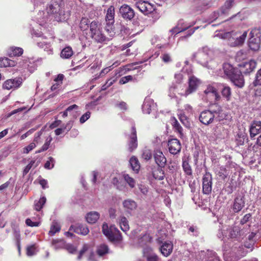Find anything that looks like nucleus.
<instances>
[{
	"mask_svg": "<svg viewBox=\"0 0 261 261\" xmlns=\"http://www.w3.org/2000/svg\"><path fill=\"white\" fill-rule=\"evenodd\" d=\"M46 201L45 197H41L39 200H35L34 202L35 209L37 211H40L43 207Z\"/></svg>",
	"mask_w": 261,
	"mask_h": 261,
	"instance_id": "58836bf2",
	"label": "nucleus"
},
{
	"mask_svg": "<svg viewBox=\"0 0 261 261\" xmlns=\"http://www.w3.org/2000/svg\"><path fill=\"white\" fill-rule=\"evenodd\" d=\"M168 146L170 153L176 154L181 150V145L179 141L177 139H172L168 141Z\"/></svg>",
	"mask_w": 261,
	"mask_h": 261,
	"instance_id": "f8f14e48",
	"label": "nucleus"
},
{
	"mask_svg": "<svg viewBox=\"0 0 261 261\" xmlns=\"http://www.w3.org/2000/svg\"><path fill=\"white\" fill-rule=\"evenodd\" d=\"M19 65L21 66L23 68L27 69L29 71H32L33 70H32L31 68H32V66H30V64H31V62L26 60L25 61L23 62H20L19 63Z\"/></svg>",
	"mask_w": 261,
	"mask_h": 261,
	"instance_id": "0e129e2a",
	"label": "nucleus"
},
{
	"mask_svg": "<svg viewBox=\"0 0 261 261\" xmlns=\"http://www.w3.org/2000/svg\"><path fill=\"white\" fill-rule=\"evenodd\" d=\"M180 23H181V21H180L177 25L172 29L170 30V32L171 33V35L174 34H177L180 32L185 31L187 30V28H180L179 27Z\"/></svg>",
	"mask_w": 261,
	"mask_h": 261,
	"instance_id": "864d4df0",
	"label": "nucleus"
},
{
	"mask_svg": "<svg viewBox=\"0 0 261 261\" xmlns=\"http://www.w3.org/2000/svg\"><path fill=\"white\" fill-rule=\"evenodd\" d=\"M204 93L211 97L212 99L218 100L220 99V97L218 94L216 88L211 85H208L206 89L204 90Z\"/></svg>",
	"mask_w": 261,
	"mask_h": 261,
	"instance_id": "b1692460",
	"label": "nucleus"
},
{
	"mask_svg": "<svg viewBox=\"0 0 261 261\" xmlns=\"http://www.w3.org/2000/svg\"><path fill=\"white\" fill-rule=\"evenodd\" d=\"M36 254V248L35 245L28 246L27 248V254L29 256H31Z\"/></svg>",
	"mask_w": 261,
	"mask_h": 261,
	"instance_id": "e2e57ef3",
	"label": "nucleus"
},
{
	"mask_svg": "<svg viewBox=\"0 0 261 261\" xmlns=\"http://www.w3.org/2000/svg\"><path fill=\"white\" fill-rule=\"evenodd\" d=\"M115 8L114 6H111L107 10L106 16V22L114 23Z\"/></svg>",
	"mask_w": 261,
	"mask_h": 261,
	"instance_id": "7c9ffc66",
	"label": "nucleus"
},
{
	"mask_svg": "<svg viewBox=\"0 0 261 261\" xmlns=\"http://www.w3.org/2000/svg\"><path fill=\"white\" fill-rule=\"evenodd\" d=\"M119 12L124 19L130 20L134 17V10L127 5H122L119 9Z\"/></svg>",
	"mask_w": 261,
	"mask_h": 261,
	"instance_id": "dca6fc26",
	"label": "nucleus"
},
{
	"mask_svg": "<svg viewBox=\"0 0 261 261\" xmlns=\"http://www.w3.org/2000/svg\"><path fill=\"white\" fill-rule=\"evenodd\" d=\"M73 54L72 49L70 46L65 47L61 52V57L63 59H69Z\"/></svg>",
	"mask_w": 261,
	"mask_h": 261,
	"instance_id": "c9c22d12",
	"label": "nucleus"
},
{
	"mask_svg": "<svg viewBox=\"0 0 261 261\" xmlns=\"http://www.w3.org/2000/svg\"><path fill=\"white\" fill-rule=\"evenodd\" d=\"M105 31L107 33L108 37V41H110L115 36L116 32L114 27V23H111L110 22H106V24L105 28Z\"/></svg>",
	"mask_w": 261,
	"mask_h": 261,
	"instance_id": "c85d7f7f",
	"label": "nucleus"
},
{
	"mask_svg": "<svg viewBox=\"0 0 261 261\" xmlns=\"http://www.w3.org/2000/svg\"><path fill=\"white\" fill-rule=\"evenodd\" d=\"M160 250L163 255L167 257L172 252L173 244L171 242H165L160 247Z\"/></svg>",
	"mask_w": 261,
	"mask_h": 261,
	"instance_id": "aec40b11",
	"label": "nucleus"
},
{
	"mask_svg": "<svg viewBox=\"0 0 261 261\" xmlns=\"http://www.w3.org/2000/svg\"><path fill=\"white\" fill-rule=\"evenodd\" d=\"M179 119L180 122L186 127L190 126V122L188 120V117L184 114H180L179 115Z\"/></svg>",
	"mask_w": 261,
	"mask_h": 261,
	"instance_id": "4d7b16f0",
	"label": "nucleus"
},
{
	"mask_svg": "<svg viewBox=\"0 0 261 261\" xmlns=\"http://www.w3.org/2000/svg\"><path fill=\"white\" fill-rule=\"evenodd\" d=\"M75 232L82 235H86L89 233V230L86 225L79 224L75 229Z\"/></svg>",
	"mask_w": 261,
	"mask_h": 261,
	"instance_id": "ea45409f",
	"label": "nucleus"
},
{
	"mask_svg": "<svg viewBox=\"0 0 261 261\" xmlns=\"http://www.w3.org/2000/svg\"><path fill=\"white\" fill-rule=\"evenodd\" d=\"M15 65V62L8 58H0V67H13Z\"/></svg>",
	"mask_w": 261,
	"mask_h": 261,
	"instance_id": "72a5a7b5",
	"label": "nucleus"
},
{
	"mask_svg": "<svg viewBox=\"0 0 261 261\" xmlns=\"http://www.w3.org/2000/svg\"><path fill=\"white\" fill-rule=\"evenodd\" d=\"M223 69L224 75L229 78L236 71L237 68H233L232 65L229 63H224L223 65Z\"/></svg>",
	"mask_w": 261,
	"mask_h": 261,
	"instance_id": "2f4dec72",
	"label": "nucleus"
},
{
	"mask_svg": "<svg viewBox=\"0 0 261 261\" xmlns=\"http://www.w3.org/2000/svg\"><path fill=\"white\" fill-rule=\"evenodd\" d=\"M235 253L239 257H241L246 254L247 251L243 246H239L237 251L235 252Z\"/></svg>",
	"mask_w": 261,
	"mask_h": 261,
	"instance_id": "13d9d810",
	"label": "nucleus"
},
{
	"mask_svg": "<svg viewBox=\"0 0 261 261\" xmlns=\"http://www.w3.org/2000/svg\"><path fill=\"white\" fill-rule=\"evenodd\" d=\"M64 4L63 0H51L46 7V11L47 16L41 18L44 15V12H40L37 18L38 23L43 26L48 19V16H52L57 21H64L66 19V14L64 11Z\"/></svg>",
	"mask_w": 261,
	"mask_h": 261,
	"instance_id": "f257e3e1",
	"label": "nucleus"
},
{
	"mask_svg": "<svg viewBox=\"0 0 261 261\" xmlns=\"http://www.w3.org/2000/svg\"><path fill=\"white\" fill-rule=\"evenodd\" d=\"M51 141H52V138L49 136L46 139L45 143L42 146L41 149L40 150H38L37 151H36V153H40L42 151L46 150L48 148L49 146Z\"/></svg>",
	"mask_w": 261,
	"mask_h": 261,
	"instance_id": "3c124183",
	"label": "nucleus"
},
{
	"mask_svg": "<svg viewBox=\"0 0 261 261\" xmlns=\"http://www.w3.org/2000/svg\"><path fill=\"white\" fill-rule=\"evenodd\" d=\"M25 223L28 226L34 227L38 226L40 224V221L39 220H35L34 217L32 218H28L25 220Z\"/></svg>",
	"mask_w": 261,
	"mask_h": 261,
	"instance_id": "49530a36",
	"label": "nucleus"
},
{
	"mask_svg": "<svg viewBox=\"0 0 261 261\" xmlns=\"http://www.w3.org/2000/svg\"><path fill=\"white\" fill-rule=\"evenodd\" d=\"M184 112L189 116L193 114L194 110L193 107L189 104H186L184 106Z\"/></svg>",
	"mask_w": 261,
	"mask_h": 261,
	"instance_id": "052dcab7",
	"label": "nucleus"
},
{
	"mask_svg": "<svg viewBox=\"0 0 261 261\" xmlns=\"http://www.w3.org/2000/svg\"><path fill=\"white\" fill-rule=\"evenodd\" d=\"M108 247L105 244L100 245L97 249V253L100 256H103L106 253H108Z\"/></svg>",
	"mask_w": 261,
	"mask_h": 261,
	"instance_id": "a18cd8bd",
	"label": "nucleus"
},
{
	"mask_svg": "<svg viewBox=\"0 0 261 261\" xmlns=\"http://www.w3.org/2000/svg\"><path fill=\"white\" fill-rule=\"evenodd\" d=\"M90 20L87 18H82L80 23V28L82 31H86L88 28H90Z\"/></svg>",
	"mask_w": 261,
	"mask_h": 261,
	"instance_id": "c03bdc74",
	"label": "nucleus"
},
{
	"mask_svg": "<svg viewBox=\"0 0 261 261\" xmlns=\"http://www.w3.org/2000/svg\"><path fill=\"white\" fill-rule=\"evenodd\" d=\"M199 121L205 125H208L214 121L213 110L202 111L199 117Z\"/></svg>",
	"mask_w": 261,
	"mask_h": 261,
	"instance_id": "9b49d317",
	"label": "nucleus"
},
{
	"mask_svg": "<svg viewBox=\"0 0 261 261\" xmlns=\"http://www.w3.org/2000/svg\"><path fill=\"white\" fill-rule=\"evenodd\" d=\"M154 159L156 164L161 167H163L166 164L167 160L163 152L160 150H154Z\"/></svg>",
	"mask_w": 261,
	"mask_h": 261,
	"instance_id": "6ab92c4d",
	"label": "nucleus"
},
{
	"mask_svg": "<svg viewBox=\"0 0 261 261\" xmlns=\"http://www.w3.org/2000/svg\"><path fill=\"white\" fill-rule=\"evenodd\" d=\"M152 157V153L150 150L146 149L144 150L142 153V158L146 161L149 160Z\"/></svg>",
	"mask_w": 261,
	"mask_h": 261,
	"instance_id": "69168bd1",
	"label": "nucleus"
},
{
	"mask_svg": "<svg viewBox=\"0 0 261 261\" xmlns=\"http://www.w3.org/2000/svg\"><path fill=\"white\" fill-rule=\"evenodd\" d=\"M100 215L97 212H90L86 217V220L89 223L93 224L97 222L99 218Z\"/></svg>",
	"mask_w": 261,
	"mask_h": 261,
	"instance_id": "c756f323",
	"label": "nucleus"
},
{
	"mask_svg": "<svg viewBox=\"0 0 261 261\" xmlns=\"http://www.w3.org/2000/svg\"><path fill=\"white\" fill-rule=\"evenodd\" d=\"M189 95L187 86L184 84H173L169 89V96L171 98L186 97Z\"/></svg>",
	"mask_w": 261,
	"mask_h": 261,
	"instance_id": "0eeeda50",
	"label": "nucleus"
},
{
	"mask_svg": "<svg viewBox=\"0 0 261 261\" xmlns=\"http://www.w3.org/2000/svg\"><path fill=\"white\" fill-rule=\"evenodd\" d=\"M254 84L255 86L261 85V69L256 73Z\"/></svg>",
	"mask_w": 261,
	"mask_h": 261,
	"instance_id": "774afa93",
	"label": "nucleus"
},
{
	"mask_svg": "<svg viewBox=\"0 0 261 261\" xmlns=\"http://www.w3.org/2000/svg\"><path fill=\"white\" fill-rule=\"evenodd\" d=\"M216 109L213 110V115H214V120L216 121H220L225 119L227 117L226 114L224 112L220 106H217Z\"/></svg>",
	"mask_w": 261,
	"mask_h": 261,
	"instance_id": "5701e85b",
	"label": "nucleus"
},
{
	"mask_svg": "<svg viewBox=\"0 0 261 261\" xmlns=\"http://www.w3.org/2000/svg\"><path fill=\"white\" fill-rule=\"evenodd\" d=\"M213 52L207 47L199 49L194 57L198 63L207 68L212 69L217 65V63L213 59Z\"/></svg>",
	"mask_w": 261,
	"mask_h": 261,
	"instance_id": "7ed1b4c3",
	"label": "nucleus"
},
{
	"mask_svg": "<svg viewBox=\"0 0 261 261\" xmlns=\"http://www.w3.org/2000/svg\"><path fill=\"white\" fill-rule=\"evenodd\" d=\"M61 230V226L60 224L54 221L52 222V224L50 226V230L48 232V234L50 236H53L55 235V234L58 232H59Z\"/></svg>",
	"mask_w": 261,
	"mask_h": 261,
	"instance_id": "e433bc0d",
	"label": "nucleus"
},
{
	"mask_svg": "<svg viewBox=\"0 0 261 261\" xmlns=\"http://www.w3.org/2000/svg\"><path fill=\"white\" fill-rule=\"evenodd\" d=\"M89 36L95 42L102 43L108 41L107 37L103 32L101 23L93 20L90 24Z\"/></svg>",
	"mask_w": 261,
	"mask_h": 261,
	"instance_id": "20e7f679",
	"label": "nucleus"
},
{
	"mask_svg": "<svg viewBox=\"0 0 261 261\" xmlns=\"http://www.w3.org/2000/svg\"><path fill=\"white\" fill-rule=\"evenodd\" d=\"M22 84V79L20 77L7 80L3 84V87L4 89L10 90L18 88Z\"/></svg>",
	"mask_w": 261,
	"mask_h": 261,
	"instance_id": "2eb2a0df",
	"label": "nucleus"
},
{
	"mask_svg": "<svg viewBox=\"0 0 261 261\" xmlns=\"http://www.w3.org/2000/svg\"><path fill=\"white\" fill-rule=\"evenodd\" d=\"M247 233V228L234 224L223 226L222 228L219 229L217 236L223 242L229 239H235L240 242Z\"/></svg>",
	"mask_w": 261,
	"mask_h": 261,
	"instance_id": "f03ea898",
	"label": "nucleus"
},
{
	"mask_svg": "<svg viewBox=\"0 0 261 261\" xmlns=\"http://www.w3.org/2000/svg\"><path fill=\"white\" fill-rule=\"evenodd\" d=\"M123 206L127 212H130L137 208V204L134 200L128 199L123 202Z\"/></svg>",
	"mask_w": 261,
	"mask_h": 261,
	"instance_id": "bb28decb",
	"label": "nucleus"
},
{
	"mask_svg": "<svg viewBox=\"0 0 261 261\" xmlns=\"http://www.w3.org/2000/svg\"><path fill=\"white\" fill-rule=\"evenodd\" d=\"M10 55L19 56L22 54L23 49L20 47H12L10 48Z\"/></svg>",
	"mask_w": 261,
	"mask_h": 261,
	"instance_id": "de8ad7c7",
	"label": "nucleus"
},
{
	"mask_svg": "<svg viewBox=\"0 0 261 261\" xmlns=\"http://www.w3.org/2000/svg\"><path fill=\"white\" fill-rule=\"evenodd\" d=\"M145 255L147 261H159V257L154 253H150Z\"/></svg>",
	"mask_w": 261,
	"mask_h": 261,
	"instance_id": "680f3d73",
	"label": "nucleus"
},
{
	"mask_svg": "<svg viewBox=\"0 0 261 261\" xmlns=\"http://www.w3.org/2000/svg\"><path fill=\"white\" fill-rule=\"evenodd\" d=\"M248 46L250 49L257 51L260 48V39L251 37L248 41Z\"/></svg>",
	"mask_w": 261,
	"mask_h": 261,
	"instance_id": "a878e982",
	"label": "nucleus"
},
{
	"mask_svg": "<svg viewBox=\"0 0 261 261\" xmlns=\"http://www.w3.org/2000/svg\"><path fill=\"white\" fill-rule=\"evenodd\" d=\"M129 141H128V149L132 152L137 148V137L136 128L133 126L131 128V133L129 135Z\"/></svg>",
	"mask_w": 261,
	"mask_h": 261,
	"instance_id": "ddd939ff",
	"label": "nucleus"
},
{
	"mask_svg": "<svg viewBox=\"0 0 261 261\" xmlns=\"http://www.w3.org/2000/svg\"><path fill=\"white\" fill-rule=\"evenodd\" d=\"M55 163V159L52 157H49L44 164V168L46 169H51L54 167Z\"/></svg>",
	"mask_w": 261,
	"mask_h": 261,
	"instance_id": "6e6d98bb",
	"label": "nucleus"
},
{
	"mask_svg": "<svg viewBox=\"0 0 261 261\" xmlns=\"http://www.w3.org/2000/svg\"><path fill=\"white\" fill-rule=\"evenodd\" d=\"M36 146V144L34 142L31 143L27 146L23 148V153L25 154L29 153L31 151L34 149Z\"/></svg>",
	"mask_w": 261,
	"mask_h": 261,
	"instance_id": "bf43d9fd",
	"label": "nucleus"
},
{
	"mask_svg": "<svg viewBox=\"0 0 261 261\" xmlns=\"http://www.w3.org/2000/svg\"><path fill=\"white\" fill-rule=\"evenodd\" d=\"M129 164L132 170L136 173L138 172L140 166L138 160L135 156H132L129 160Z\"/></svg>",
	"mask_w": 261,
	"mask_h": 261,
	"instance_id": "f704fd0d",
	"label": "nucleus"
},
{
	"mask_svg": "<svg viewBox=\"0 0 261 261\" xmlns=\"http://www.w3.org/2000/svg\"><path fill=\"white\" fill-rule=\"evenodd\" d=\"M247 32L245 31L243 34L237 32H230L222 33L220 37L222 39H227L230 46L236 47L242 45L247 37Z\"/></svg>",
	"mask_w": 261,
	"mask_h": 261,
	"instance_id": "39448f33",
	"label": "nucleus"
},
{
	"mask_svg": "<svg viewBox=\"0 0 261 261\" xmlns=\"http://www.w3.org/2000/svg\"><path fill=\"white\" fill-rule=\"evenodd\" d=\"M201 82L199 80L194 76H190L188 80V86H187L190 94L195 92L200 85Z\"/></svg>",
	"mask_w": 261,
	"mask_h": 261,
	"instance_id": "4468645a",
	"label": "nucleus"
},
{
	"mask_svg": "<svg viewBox=\"0 0 261 261\" xmlns=\"http://www.w3.org/2000/svg\"><path fill=\"white\" fill-rule=\"evenodd\" d=\"M245 206L244 197L241 195L237 196L233 201L231 208L234 213H239Z\"/></svg>",
	"mask_w": 261,
	"mask_h": 261,
	"instance_id": "f3484780",
	"label": "nucleus"
},
{
	"mask_svg": "<svg viewBox=\"0 0 261 261\" xmlns=\"http://www.w3.org/2000/svg\"><path fill=\"white\" fill-rule=\"evenodd\" d=\"M246 70L244 71L245 73H250L256 67V62L254 60H250L248 62H246L244 65Z\"/></svg>",
	"mask_w": 261,
	"mask_h": 261,
	"instance_id": "a19ab883",
	"label": "nucleus"
},
{
	"mask_svg": "<svg viewBox=\"0 0 261 261\" xmlns=\"http://www.w3.org/2000/svg\"><path fill=\"white\" fill-rule=\"evenodd\" d=\"M212 189V176L209 172H206L202 178V191L204 194H209Z\"/></svg>",
	"mask_w": 261,
	"mask_h": 261,
	"instance_id": "1a4fd4ad",
	"label": "nucleus"
},
{
	"mask_svg": "<svg viewBox=\"0 0 261 261\" xmlns=\"http://www.w3.org/2000/svg\"><path fill=\"white\" fill-rule=\"evenodd\" d=\"M182 166L185 172L187 175H190L192 174V169L187 161L185 160L182 161Z\"/></svg>",
	"mask_w": 261,
	"mask_h": 261,
	"instance_id": "8fccbe9b",
	"label": "nucleus"
},
{
	"mask_svg": "<svg viewBox=\"0 0 261 261\" xmlns=\"http://www.w3.org/2000/svg\"><path fill=\"white\" fill-rule=\"evenodd\" d=\"M38 166V163H36L35 160H32L30 163L25 167L23 171V176L25 175L32 167H36Z\"/></svg>",
	"mask_w": 261,
	"mask_h": 261,
	"instance_id": "09e8293b",
	"label": "nucleus"
},
{
	"mask_svg": "<svg viewBox=\"0 0 261 261\" xmlns=\"http://www.w3.org/2000/svg\"><path fill=\"white\" fill-rule=\"evenodd\" d=\"M251 215L250 214H247L245 215L241 219L240 223L238 225L240 227L247 228V233L249 232V229L251 224Z\"/></svg>",
	"mask_w": 261,
	"mask_h": 261,
	"instance_id": "4be33fe9",
	"label": "nucleus"
},
{
	"mask_svg": "<svg viewBox=\"0 0 261 261\" xmlns=\"http://www.w3.org/2000/svg\"><path fill=\"white\" fill-rule=\"evenodd\" d=\"M228 79L236 86L239 88H242L244 86V77L239 69H236V71Z\"/></svg>",
	"mask_w": 261,
	"mask_h": 261,
	"instance_id": "9d476101",
	"label": "nucleus"
},
{
	"mask_svg": "<svg viewBox=\"0 0 261 261\" xmlns=\"http://www.w3.org/2000/svg\"><path fill=\"white\" fill-rule=\"evenodd\" d=\"M156 108V104L154 102L153 99L146 97L142 105V111L144 113L150 114L152 110Z\"/></svg>",
	"mask_w": 261,
	"mask_h": 261,
	"instance_id": "a211bd4d",
	"label": "nucleus"
},
{
	"mask_svg": "<svg viewBox=\"0 0 261 261\" xmlns=\"http://www.w3.org/2000/svg\"><path fill=\"white\" fill-rule=\"evenodd\" d=\"M222 89L221 90V94L224 98L226 99L227 101H229L231 96V88L225 85H222Z\"/></svg>",
	"mask_w": 261,
	"mask_h": 261,
	"instance_id": "473e14b6",
	"label": "nucleus"
},
{
	"mask_svg": "<svg viewBox=\"0 0 261 261\" xmlns=\"http://www.w3.org/2000/svg\"><path fill=\"white\" fill-rule=\"evenodd\" d=\"M137 8L145 15L151 13L154 10V8L150 4L144 1L138 4Z\"/></svg>",
	"mask_w": 261,
	"mask_h": 261,
	"instance_id": "412c9836",
	"label": "nucleus"
},
{
	"mask_svg": "<svg viewBox=\"0 0 261 261\" xmlns=\"http://www.w3.org/2000/svg\"><path fill=\"white\" fill-rule=\"evenodd\" d=\"M161 58L162 61L166 63H169L172 61L171 57L169 54L164 53L162 55Z\"/></svg>",
	"mask_w": 261,
	"mask_h": 261,
	"instance_id": "338daca9",
	"label": "nucleus"
},
{
	"mask_svg": "<svg viewBox=\"0 0 261 261\" xmlns=\"http://www.w3.org/2000/svg\"><path fill=\"white\" fill-rule=\"evenodd\" d=\"M216 174L221 179H224L228 176L229 172L225 167L221 166L216 171Z\"/></svg>",
	"mask_w": 261,
	"mask_h": 261,
	"instance_id": "4c0bfd02",
	"label": "nucleus"
},
{
	"mask_svg": "<svg viewBox=\"0 0 261 261\" xmlns=\"http://www.w3.org/2000/svg\"><path fill=\"white\" fill-rule=\"evenodd\" d=\"M234 0H227L220 8L221 15H226L234 4Z\"/></svg>",
	"mask_w": 261,
	"mask_h": 261,
	"instance_id": "cd10ccee",
	"label": "nucleus"
},
{
	"mask_svg": "<svg viewBox=\"0 0 261 261\" xmlns=\"http://www.w3.org/2000/svg\"><path fill=\"white\" fill-rule=\"evenodd\" d=\"M78 109V106L76 105H73L68 107L65 111L61 113L62 114V117L65 118L68 116L69 112H70L71 111L74 110L75 111H77V109Z\"/></svg>",
	"mask_w": 261,
	"mask_h": 261,
	"instance_id": "603ef678",
	"label": "nucleus"
},
{
	"mask_svg": "<svg viewBox=\"0 0 261 261\" xmlns=\"http://www.w3.org/2000/svg\"><path fill=\"white\" fill-rule=\"evenodd\" d=\"M36 41L38 47L43 48L48 55L53 54V50L51 47L50 40L47 39L43 36H39Z\"/></svg>",
	"mask_w": 261,
	"mask_h": 261,
	"instance_id": "6e6552de",
	"label": "nucleus"
},
{
	"mask_svg": "<svg viewBox=\"0 0 261 261\" xmlns=\"http://www.w3.org/2000/svg\"><path fill=\"white\" fill-rule=\"evenodd\" d=\"M117 222L123 232H126L129 229L128 221L124 216H120L118 218Z\"/></svg>",
	"mask_w": 261,
	"mask_h": 261,
	"instance_id": "393cba45",
	"label": "nucleus"
},
{
	"mask_svg": "<svg viewBox=\"0 0 261 261\" xmlns=\"http://www.w3.org/2000/svg\"><path fill=\"white\" fill-rule=\"evenodd\" d=\"M224 15H221V9L217 11L214 12L211 15V19L212 21L216 20L218 18L222 20Z\"/></svg>",
	"mask_w": 261,
	"mask_h": 261,
	"instance_id": "5fc2aeb1",
	"label": "nucleus"
},
{
	"mask_svg": "<svg viewBox=\"0 0 261 261\" xmlns=\"http://www.w3.org/2000/svg\"><path fill=\"white\" fill-rule=\"evenodd\" d=\"M52 245L56 250L65 247V243L63 240H54L52 241Z\"/></svg>",
	"mask_w": 261,
	"mask_h": 261,
	"instance_id": "79ce46f5",
	"label": "nucleus"
},
{
	"mask_svg": "<svg viewBox=\"0 0 261 261\" xmlns=\"http://www.w3.org/2000/svg\"><path fill=\"white\" fill-rule=\"evenodd\" d=\"M102 231L111 241L120 242L122 239L120 231L114 225L109 227L107 223H104L102 226Z\"/></svg>",
	"mask_w": 261,
	"mask_h": 261,
	"instance_id": "423d86ee",
	"label": "nucleus"
},
{
	"mask_svg": "<svg viewBox=\"0 0 261 261\" xmlns=\"http://www.w3.org/2000/svg\"><path fill=\"white\" fill-rule=\"evenodd\" d=\"M123 177L130 188H133L135 187L136 180L134 178L130 177L128 174L126 173L123 174Z\"/></svg>",
	"mask_w": 261,
	"mask_h": 261,
	"instance_id": "37998d69",
	"label": "nucleus"
}]
</instances>
